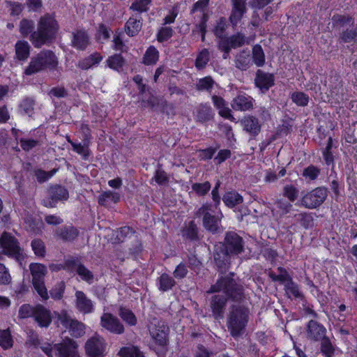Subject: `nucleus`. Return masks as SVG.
I'll return each mask as SVG.
<instances>
[{"mask_svg": "<svg viewBox=\"0 0 357 357\" xmlns=\"http://www.w3.org/2000/svg\"><path fill=\"white\" fill-rule=\"evenodd\" d=\"M223 292L225 296L233 301L241 303L245 299L244 287L234 273L220 275L216 282L207 291L208 294Z\"/></svg>", "mask_w": 357, "mask_h": 357, "instance_id": "1", "label": "nucleus"}, {"mask_svg": "<svg viewBox=\"0 0 357 357\" xmlns=\"http://www.w3.org/2000/svg\"><path fill=\"white\" fill-rule=\"evenodd\" d=\"M30 46L26 41H18L15 44V54L19 60L24 61L29 56Z\"/></svg>", "mask_w": 357, "mask_h": 357, "instance_id": "39", "label": "nucleus"}, {"mask_svg": "<svg viewBox=\"0 0 357 357\" xmlns=\"http://www.w3.org/2000/svg\"><path fill=\"white\" fill-rule=\"evenodd\" d=\"M255 100L251 96L243 93L238 94L232 100L231 107L237 111H248L253 108Z\"/></svg>", "mask_w": 357, "mask_h": 357, "instance_id": "22", "label": "nucleus"}, {"mask_svg": "<svg viewBox=\"0 0 357 357\" xmlns=\"http://www.w3.org/2000/svg\"><path fill=\"white\" fill-rule=\"evenodd\" d=\"M120 201V195L118 192L111 190L105 191L98 197V203L103 206H108L112 203L116 204Z\"/></svg>", "mask_w": 357, "mask_h": 357, "instance_id": "28", "label": "nucleus"}, {"mask_svg": "<svg viewBox=\"0 0 357 357\" xmlns=\"http://www.w3.org/2000/svg\"><path fill=\"white\" fill-rule=\"evenodd\" d=\"M35 23L31 20L22 19L20 22V32L23 37L31 35L36 30Z\"/></svg>", "mask_w": 357, "mask_h": 357, "instance_id": "43", "label": "nucleus"}, {"mask_svg": "<svg viewBox=\"0 0 357 357\" xmlns=\"http://www.w3.org/2000/svg\"><path fill=\"white\" fill-rule=\"evenodd\" d=\"M105 341L100 336L95 335L87 340L85 344L86 352L91 356H99L105 350Z\"/></svg>", "mask_w": 357, "mask_h": 357, "instance_id": "19", "label": "nucleus"}, {"mask_svg": "<svg viewBox=\"0 0 357 357\" xmlns=\"http://www.w3.org/2000/svg\"><path fill=\"white\" fill-rule=\"evenodd\" d=\"M59 29L55 14L45 13L39 18L37 29L29 36V39L35 47H41L56 39Z\"/></svg>", "mask_w": 357, "mask_h": 357, "instance_id": "2", "label": "nucleus"}, {"mask_svg": "<svg viewBox=\"0 0 357 357\" xmlns=\"http://www.w3.org/2000/svg\"><path fill=\"white\" fill-rule=\"evenodd\" d=\"M295 217L300 225L305 229H309L313 226L314 219L309 213H301L296 214Z\"/></svg>", "mask_w": 357, "mask_h": 357, "instance_id": "50", "label": "nucleus"}, {"mask_svg": "<svg viewBox=\"0 0 357 357\" xmlns=\"http://www.w3.org/2000/svg\"><path fill=\"white\" fill-rule=\"evenodd\" d=\"M32 284L35 290L43 300H47L49 298L47 290L44 281L33 282Z\"/></svg>", "mask_w": 357, "mask_h": 357, "instance_id": "62", "label": "nucleus"}, {"mask_svg": "<svg viewBox=\"0 0 357 357\" xmlns=\"http://www.w3.org/2000/svg\"><path fill=\"white\" fill-rule=\"evenodd\" d=\"M236 68L243 71L251 66L250 53L248 50H243L238 53L234 59Z\"/></svg>", "mask_w": 357, "mask_h": 357, "instance_id": "26", "label": "nucleus"}, {"mask_svg": "<svg viewBox=\"0 0 357 357\" xmlns=\"http://www.w3.org/2000/svg\"><path fill=\"white\" fill-rule=\"evenodd\" d=\"M275 206L280 215L282 216L290 212L292 204L285 199H280L275 202Z\"/></svg>", "mask_w": 357, "mask_h": 357, "instance_id": "56", "label": "nucleus"}, {"mask_svg": "<svg viewBox=\"0 0 357 357\" xmlns=\"http://www.w3.org/2000/svg\"><path fill=\"white\" fill-rule=\"evenodd\" d=\"M211 188L209 181L204 183H195L192 185V190L199 197H204L208 193Z\"/></svg>", "mask_w": 357, "mask_h": 357, "instance_id": "47", "label": "nucleus"}, {"mask_svg": "<svg viewBox=\"0 0 357 357\" xmlns=\"http://www.w3.org/2000/svg\"><path fill=\"white\" fill-rule=\"evenodd\" d=\"M319 351L324 357H335L336 346L327 336L320 341Z\"/></svg>", "mask_w": 357, "mask_h": 357, "instance_id": "32", "label": "nucleus"}, {"mask_svg": "<svg viewBox=\"0 0 357 357\" xmlns=\"http://www.w3.org/2000/svg\"><path fill=\"white\" fill-rule=\"evenodd\" d=\"M326 327L315 320H310L306 327V337L312 342H320L326 337Z\"/></svg>", "mask_w": 357, "mask_h": 357, "instance_id": "12", "label": "nucleus"}, {"mask_svg": "<svg viewBox=\"0 0 357 357\" xmlns=\"http://www.w3.org/2000/svg\"><path fill=\"white\" fill-rule=\"evenodd\" d=\"M283 195L287 197L289 202H294L298 196V190L293 185H286L283 188Z\"/></svg>", "mask_w": 357, "mask_h": 357, "instance_id": "60", "label": "nucleus"}, {"mask_svg": "<svg viewBox=\"0 0 357 357\" xmlns=\"http://www.w3.org/2000/svg\"><path fill=\"white\" fill-rule=\"evenodd\" d=\"M48 197L43 200L44 206L53 208L59 202H63L68 199V190L63 186L58 184L51 185L47 190Z\"/></svg>", "mask_w": 357, "mask_h": 357, "instance_id": "9", "label": "nucleus"}, {"mask_svg": "<svg viewBox=\"0 0 357 357\" xmlns=\"http://www.w3.org/2000/svg\"><path fill=\"white\" fill-rule=\"evenodd\" d=\"M70 45L79 51H84L90 44V37L84 29H76L71 33Z\"/></svg>", "mask_w": 357, "mask_h": 357, "instance_id": "16", "label": "nucleus"}, {"mask_svg": "<svg viewBox=\"0 0 357 357\" xmlns=\"http://www.w3.org/2000/svg\"><path fill=\"white\" fill-rule=\"evenodd\" d=\"M285 294L289 298H296L303 300L304 295L300 290L299 285L294 280H291L288 283L284 284Z\"/></svg>", "mask_w": 357, "mask_h": 357, "instance_id": "34", "label": "nucleus"}, {"mask_svg": "<svg viewBox=\"0 0 357 357\" xmlns=\"http://www.w3.org/2000/svg\"><path fill=\"white\" fill-rule=\"evenodd\" d=\"M119 315L128 325H136L137 318L130 310L123 307H120L119 310Z\"/></svg>", "mask_w": 357, "mask_h": 357, "instance_id": "45", "label": "nucleus"}, {"mask_svg": "<svg viewBox=\"0 0 357 357\" xmlns=\"http://www.w3.org/2000/svg\"><path fill=\"white\" fill-rule=\"evenodd\" d=\"M243 130L248 133L252 139L255 138L261 132V124L255 116H245L240 121Z\"/></svg>", "mask_w": 357, "mask_h": 357, "instance_id": "17", "label": "nucleus"}, {"mask_svg": "<svg viewBox=\"0 0 357 357\" xmlns=\"http://www.w3.org/2000/svg\"><path fill=\"white\" fill-rule=\"evenodd\" d=\"M35 312V307L29 304L22 305L19 310V317L21 319L33 317Z\"/></svg>", "mask_w": 357, "mask_h": 357, "instance_id": "64", "label": "nucleus"}, {"mask_svg": "<svg viewBox=\"0 0 357 357\" xmlns=\"http://www.w3.org/2000/svg\"><path fill=\"white\" fill-rule=\"evenodd\" d=\"M77 275L81 279L89 284H92L94 280L93 273L89 270L82 263L78 266L77 270Z\"/></svg>", "mask_w": 357, "mask_h": 357, "instance_id": "51", "label": "nucleus"}, {"mask_svg": "<svg viewBox=\"0 0 357 357\" xmlns=\"http://www.w3.org/2000/svg\"><path fill=\"white\" fill-rule=\"evenodd\" d=\"M20 146L24 151H29L32 149L41 145V141L39 139H20Z\"/></svg>", "mask_w": 357, "mask_h": 357, "instance_id": "59", "label": "nucleus"}, {"mask_svg": "<svg viewBox=\"0 0 357 357\" xmlns=\"http://www.w3.org/2000/svg\"><path fill=\"white\" fill-rule=\"evenodd\" d=\"M291 98L295 104L300 107L307 106L310 99L308 95L301 91L294 92L291 96Z\"/></svg>", "mask_w": 357, "mask_h": 357, "instance_id": "54", "label": "nucleus"}, {"mask_svg": "<svg viewBox=\"0 0 357 357\" xmlns=\"http://www.w3.org/2000/svg\"><path fill=\"white\" fill-rule=\"evenodd\" d=\"M57 321H60L63 326L69 330L70 334L74 337H80L85 333V326L81 321L72 319L66 311L54 312Z\"/></svg>", "mask_w": 357, "mask_h": 357, "instance_id": "6", "label": "nucleus"}, {"mask_svg": "<svg viewBox=\"0 0 357 357\" xmlns=\"http://www.w3.org/2000/svg\"><path fill=\"white\" fill-rule=\"evenodd\" d=\"M228 300L221 294H215L211 298L210 307L214 319L217 320L223 319Z\"/></svg>", "mask_w": 357, "mask_h": 357, "instance_id": "18", "label": "nucleus"}, {"mask_svg": "<svg viewBox=\"0 0 357 357\" xmlns=\"http://www.w3.org/2000/svg\"><path fill=\"white\" fill-rule=\"evenodd\" d=\"M76 307L77 310L84 314H89L93 312V305L91 299L82 291H77L75 293Z\"/></svg>", "mask_w": 357, "mask_h": 357, "instance_id": "23", "label": "nucleus"}, {"mask_svg": "<svg viewBox=\"0 0 357 357\" xmlns=\"http://www.w3.org/2000/svg\"><path fill=\"white\" fill-rule=\"evenodd\" d=\"M332 22L334 26L342 27L346 24L353 25L355 19L351 15L335 14L332 17Z\"/></svg>", "mask_w": 357, "mask_h": 357, "instance_id": "42", "label": "nucleus"}, {"mask_svg": "<svg viewBox=\"0 0 357 357\" xmlns=\"http://www.w3.org/2000/svg\"><path fill=\"white\" fill-rule=\"evenodd\" d=\"M220 40L222 43H227V46L231 49H236L242 47L246 43L247 38L244 34L238 32L231 36L225 37Z\"/></svg>", "mask_w": 357, "mask_h": 357, "instance_id": "29", "label": "nucleus"}, {"mask_svg": "<svg viewBox=\"0 0 357 357\" xmlns=\"http://www.w3.org/2000/svg\"><path fill=\"white\" fill-rule=\"evenodd\" d=\"M101 326L112 333L121 335L124 333V326L120 320L111 313H104L100 318Z\"/></svg>", "mask_w": 357, "mask_h": 357, "instance_id": "13", "label": "nucleus"}, {"mask_svg": "<svg viewBox=\"0 0 357 357\" xmlns=\"http://www.w3.org/2000/svg\"><path fill=\"white\" fill-rule=\"evenodd\" d=\"M33 319L40 327L47 328L52 319L51 312L42 305L35 307Z\"/></svg>", "mask_w": 357, "mask_h": 357, "instance_id": "21", "label": "nucleus"}, {"mask_svg": "<svg viewBox=\"0 0 357 357\" xmlns=\"http://www.w3.org/2000/svg\"><path fill=\"white\" fill-rule=\"evenodd\" d=\"M193 115L197 122L205 123L213 119L215 113L208 103H201L196 107Z\"/></svg>", "mask_w": 357, "mask_h": 357, "instance_id": "20", "label": "nucleus"}, {"mask_svg": "<svg viewBox=\"0 0 357 357\" xmlns=\"http://www.w3.org/2000/svg\"><path fill=\"white\" fill-rule=\"evenodd\" d=\"M230 253L224 249L223 245H217L214 251V261L217 267V271L223 274L229 268Z\"/></svg>", "mask_w": 357, "mask_h": 357, "instance_id": "11", "label": "nucleus"}, {"mask_svg": "<svg viewBox=\"0 0 357 357\" xmlns=\"http://www.w3.org/2000/svg\"><path fill=\"white\" fill-rule=\"evenodd\" d=\"M327 196V188L317 187L303 196L301 200V205L309 209L316 208L324 202Z\"/></svg>", "mask_w": 357, "mask_h": 357, "instance_id": "7", "label": "nucleus"}, {"mask_svg": "<svg viewBox=\"0 0 357 357\" xmlns=\"http://www.w3.org/2000/svg\"><path fill=\"white\" fill-rule=\"evenodd\" d=\"M175 284L174 279L167 274H162L160 278V289L162 291L170 289Z\"/></svg>", "mask_w": 357, "mask_h": 357, "instance_id": "61", "label": "nucleus"}, {"mask_svg": "<svg viewBox=\"0 0 357 357\" xmlns=\"http://www.w3.org/2000/svg\"><path fill=\"white\" fill-rule=\"evenodd\" d=\"M24 223L28 231L36 235L42 232L43 222L41 218H37L31 214H26L24 218Z\"/></svg>", "mask_w": 357, "mask_h": 357, "instance_id": "25", "label": "nucleus"}, {"mask_svg": "<svg viewBox=\"0 0 357 357\" xmlns=\"http://www.w3.org/2000/svg\"><path fill=\"white\" fill-rule=\"evenodd\" d=\"M173 35V29L170 26H164L158 31V42H163L169 39Z\"/></svg>", "mask_w": 357, "mask_h": 357, "instance_id": "63", "label": "nucleus"}, {"mask_svg": "<svg viewBox=\"0 0 357 357\" xmlns=\"http://www.w3.org/2000/svg\"><path fill=\"white\" fill-rule=\"evenodd\" d=\"M333 148H336V146L333 145V138L329 137L326 147L321 150L324 160L326 165L328 166L333 165L334 163V155L333 152Z\"/></svg>", "mask_w": 357, "mask_h": 357, "instance_id": "37", "label": "nucleus"}, {"mask_svg": "<svg viewBox=\"0 0 357 357\" xmlns=\"http://www.w3.org/2000/svg\"><path fill=\"white\" fill-rule=\"evenodd\" d=\"M102 59V56L98 52H95L89 56L79 61L77 67L86 70L98 64Z\"/></svg>", "mask_w": 357, "mask_h": 357, "instance_id": "30", "label": "nucleus"}, {"mask_svg": "<svg viewBox=\"0 0 357 357\" xmlns=\"http://www.w3.org/2000/svg\"><path fill=\"white\" fill-rule=\"evenodd\" d=\"M58 65L56 55L50 50L43 51L31 58L24 70L26 75H32L45 69L54 70Z\"/></svg>", "mask_w": 357, "mask_h": 357, "instance_id": "4", "label": "nucleus"}, {"mask_svg": "<svg viewBox=\"0 0 357 357\" xmlns=\"http://www.w3.org/2000/svg\"><path fill=\"white\" fill-rule=\"evenodd\" d=\"M0 346L4 349L12 347L13 339L8 330L0 331Z\"/></svg>", "mask_w": 357, "mask_h": 357, "instance_id": "58", "label": "nucleus"}, {"mask_svg": "<svg viewBox=\"0 0 357 357\" xmlns=\"http://www.w3.org/2000/svg\"><path fill=\"white\" fill-rule=\"evenodd\" d=\"M107 66L117 72H121L126 65V60L121 54H114L106 60Z\"/></svg>", "mask_w": 357, "mask_h": 357, "instance_id": "35", "label": "nucleus"}, {"mask_svg": "<svg viewBox=\"0 0 357 357\" xmlns=\"http://www.w3.org/2000/svg\"><path fill=\"white\" fill-rule=\"evenodd\" d=\"M340 40L344 43H357V27L347 29L340 33Z\"/></svg>", "mask_w": 357, "mask_h": 357, "instance_id": "40", "label": "nucleus"}, {"mask_svg": "<svg viewBox=\"0 0 357 357\" xmlns=\"http://www.w3.org/2000/svg\"><path fill=\"white\" fill-rule=\"evenodd\" d=\"M252 60L258 67H262L265 63V54L261 45H255L252 48Z\"/></svg>", "mask_w": 357, "mask_h": 357, "instance_id": "44", "label": "nucleus"}, {"mask_svg": "<svg viewBox=\"0 0 357 357\" xmlns=\"http://www.w3.org/2000/svg\"><path fill=\"white\" fill-rule=\"evenodd\" d=\"M77 348V343L70 338H66L61 343L54 345L56 355L59 357H76L78 356Z\"/></svg>", "mask_w": 357, "mask_h": 357, "instance_id": "15", "label": "nucleus"}, {"mask_svg": "<svg viewBox=\"0 0 357 357\" xmlns=\"http://www.w3.org/2000/svg\"><path fill=\"white\" fill-rule=\"evenodd\" d=\"M213 204L210 203L204 204L196 211L195 215L197 217H202L203 226L208 231L215 234L220 231V220L222 214L219 215H214L211 213L212 211Z\"/></svg>", "mask_w": 357, "mask_h": 357, "instance_id": "5", "label": "nucleus"}, {"mask_svg": "<svg viewBox=\"0 0 357 357\" xmlns=\"http://www.w3.org/2000/svg\"><path fill=\"white\" fill-rule=\"evenodd\" d=\"M182 236L186 240L196 241L199 240V228L194 220L190 221L181 230Z\"/></svg>", "mask_w": 357, "mask_h": 357, "instance_id": "27", "label": "nucleus"}, {"mask_svg": "<svg viewBox=\"0 0 357 357\" xmlns=\"http://www.w3.org/2000/svg\"><path fill=\"white\" fill-rule=\"evenodd\" d=\"M0 245L2 252L19 261L21 258V248L18 241L10 234L3 232L0 237Z\"/></svg>", "mask_w": 357, "mask_h": 357, "instance_id": "8", "label": "nucleus"}, {"mask_svg": "<svg viewBox=\"0 0 357 357\" xmlns=\"http://www.w3.org/2000/svg\"><path fill=\"white\" fill-rule=\"evenodd\" d=\"M35 100L32 98H24L19 105V112L22 115H27L31 117L34 114Z\"/></svg>", "mask_w": 357, "mask_h": 357, "instance_id": "36", "label": "nucleus"}, {"mask_svg": "<svg viewBox=\"0 0 357 357\" xmlns=\"http://www.w3.org/2000/svg\"><path fill=\"white\" fill-rule=\"evenodd\" d=\"M255 85L261 93H266L275 85V76L272 73L259 69L255 74Z\"/></svg>", "mask_w": 357, "mask_h": 357, "instance_id": "14", "label": "nucleus"}, {"mask_svg": "<svg viewBox=\"0 0 357 357\" xmlns=\"http://www.w3.org/2000/svg\"><path fill=\"white\" fill-rule=\"evenodd\" d=\"M321 173V169L313 165L305 167L302 173V176L308 181L316 180Z\"/></svg>", "mask_w": 357, "mask_h": 357, "instance_id": "48", "label": "nucleus"}, {"mask_svg": "<svg viewBox=\"0 0 357 357\" xmlns=\"http://www.w3.org/2000/svg\"><path fill=\"white\" fill-rule=\"evenodd\" d=\"M34 254L40 257H44L46 254V248L44 242L39 238L33 239L31 243Z\"/></svg>", "mask_w": 357, "mask_h": 357, "instance_id": "53", "label": "nucleus"}, {"mask_svg": "<svg viewBox=\"0 0 357 357\" xmlns=\"http://www.w3.org/2000/svg\"><path fill=\"white\" fill-rule=\"evenodd\" d=\"M82 264L78 257H70L64 260V270L68 272L73 273L77 272L78 266Z\"/></svg>", "mask_w": 357, "mask_h": 357, "instance_id": "55", "label": "nucleus"}, {"mask_svg": "<svg viewBox=\"0 0 357 357\" xmlns=\"http://www.w3.org/2000/svg\"><path fill=\"white\" fill-rule=\"evenodd\" d=\"M29 269L32 275V282L44 281L47 273V268L45 265L38 263H31Z\"/></svg>", "mask_w": 357, "mask_h": 357, "instance_id": "31", "label": "nucleus"}, {"mask_svg": "<svg viewBox=\"0 0 357 357\" xmlns=\"http://www.w3.org/2000/svg\"><path fill=\"white\" fill-rule=\"evenodd\" d=\"M224 249L231 255H238L243 250V240L234 231H227L225 234Z\"/></svg>", "mask_w": 357, "mask_h": 357, "instance_id": "10", "label": "nucleus"}, {"mask_svg": "<svg viewBox=\"0 0 357 357\" xmlns=\"http://www.w3.org/2000/svg\"><path fill=\"white\" fill-rule=\"evenodd\" d=\"M142 63L145 66H151L156 63V48L151 45L145 52Z\"/></svg>", "mask_w": 357, "mask_h": 357, "instance_id": "46", "label": "nucleus"}, {"mask_svg": "<svg viewBox=\"0 0 357 357\" xmlns=\"http://www.w3.org/2000/svg\"><path fill=\"white\" fill-rule=\"evenodd\" d=\"M65 283L63 281L57 282L54 287L50 291L51 297L54 300L62 298L65 291Z\"/></svg>", "mask_w": 357, "mask_h": 357, "instance_id": "57", "label": "nucleus"}, {"mask_svg": "<svg viewBox=\"0 0 357 357\" xmlns=\"http://www.w3.org/2000/svg\"><path fill=\"white\" fill-rule=\"evenodd\" d=\"M250 309L241 303L230 305L227 315L226 325L230 335L237 339L245 331L250 319Z\"/></svg>", "mask_w": 357, "mask_h": 357, "instance_id": "3", "label": "nucleus"}, {"mask_svg": "<svg viewBox=\"0 0 357 357\" xmlns=\"http://www.w3.org/2000/svg\"><path fill=\"white\" fill-rule=\"evenodd\" d=\"M56 234L61 240L65 242H71L75 241L78 235V229L71 225H65L59 227L56 231Z\"/></svg>", "mask_w": 357, "mask_h": 357, "instance_id": "24", "label": "nucleus"}, {"mask_svg": "<svg viewBox=\"0 0 357 357\" xmlns=\"http://www.w3.org/2000/svg\"><path fill=\"white\" fill-rule=\"evenodd\" d=\"M210 55L207 49L202 50L195 60V67L198 70L204 69L209 61Z\"/></svg>", "mask_w": 357, "mask_h": 357, "instance_id": "49", "label": "nucleus"}, {"mask_svg": "<svg viewBox=\"0 0 357 357\" xmlns=\"http://www.w3.org/2000/svg\"><path fill=\"white\" fill-rule=\"evenodd\" d=\"M142 28V23L139 20L135 17H130L125 25V31L129 36H135L138 34Z\"/></svg>", "mask_w": 357, "mask_h": 357, "instance_id": "38", "label": "nucleus"}, {"mask_svg": "<svg viewBox=\"0 0 357 357\" xmlns=\"http://www.w3.org/2000/svg\"><path fill=\"white\" fill-rule=\"evenodd\" d=\"M215 84L214 79L211 76H206L198 79L196 84V89L200 91L211 93Z\"/></svg>", "mask_w": 357, "mask_h": 357, "instance_id": "41", "label": "nucleus"}, {"mask_svg": "<svg viewBox=\"0 0 357 357\" xmlns=\"http://www.w3.org/2000/svg\"><path fill=\"white\" fill-rule=\"evenodd\" d=\"M119 355L121 357H144L137 347H125L120 349Z\"/></svg>", "mask_w": 357, "mask_h": 357, "instance_id": "52", "label": "nucleus"}, {"mask_svg": "<svg viewBox=\"0 0 357 357\" xmlns=\"http://www.w3.org/2000/svg\"><path fill=\"white\" fill-rule=\"evenodd\" d=\"M222 201L229 208H234L241 204L243 202V198L236 191H229L223 195Z\"/></svg>", "mask_w": 357, "mask_h": 357, "instance_id": "33", "label": "nucleus"}]
</instances>
